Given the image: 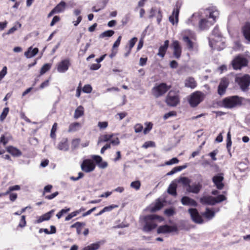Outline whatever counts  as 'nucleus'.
<instances>
[{"instance_id": "7c9ffc66", "label": "nucleus", "mask_w": 250, "mask_h": 250, "mask_svg": "<svg viewBox=\"0 0 250 250\" xmlns=\"http://www.w3.org/2000/svg\"><path fill=\"white\" fill-rule=\"evenodd\" d=\"M243 30L245 38L250 41V23H246L244 26Z\"/></svg>"}, {"instance_id": "f257e3e1", "label": "nucleus", "mask_w": 250, "mask_h": 250, "mask_svg": "<svg viewBox=\"0 0 250 250\" xmlns=\"http://www.w3.org/2000/svg\"><path fill=\"white\" fill-rule=\"evenodd\" d=\"M206 18L201 19L199 27L201 30H205L211 26L218 18L219 12L215 7H210L205 11Z\"/></svg>"}, {"instance_id": "58836bf2", "label": "nucleus", "mask_w": 250, "mask_h": 250, "mask_svg": "<svg viewBox=\"0 0 250 250\" xmlns=\"http://www.w3.org/2000/svg\"><path fill=\"white\" fill-rule=\"evenodd\" d=\"M204 216L208 219L212 218L214 216V212L208 208H207L203 214Z\"/></svg>"}, {"instance_id": "aec40b11", "label": "nucleus", "mask_w": 250, "mask_h": 250, "mask_svg": "<svg viewBox=\"0 0 250 250\" xmlns=\"http://www.w3.org/2000/svg\"><path fill=\"white\" fill-rule=\"evenodd\" d=\"M202 188V185L199 183H194L192 185H189L187 188V190L189 192L193 193H198Z\"/></svg>"}, {"instance_id": "7ed1b4c3", "label": "nucleus", "mask_w": 250, "mask_h": 250, "mask_svg": "<svg viewBox=\"0 0 250 250\" xmlns=\"http://www.w3.org/2000/svg\"><path fill=\"white\" fill-rule=\"evenodd\" d=\"M243 98L238 96H233L225 98L222 105L226 108H232L242 104Z\"/></svg>"}, {"instance_id": "ea45409f", "label": "nucleus", "mask_w": 250, "mask_h": 250, "mask_svg": "<svg viewBox=\"0 0 250 250\" xmlns=\"http://www.w3.org/2000/svg\"><path fill=\"white\" fill-rule=\"evenodd\" d=\"M178 181L184 186H188V188L190 185V180L187 177H181L179 179Z\"/></svg>"}, {"instance_id": "37998d69", "label": "nucleus", "mask_w": 250, "mask_h": 250, "mask_svg": "<svg viewBox=\"0 0 250 250\" xmlns=\"http://www.w3.org/2000/svg\"><path fill=\"white\" fill-rule=\"evenodd\" d=\"M141 186V183L139 181H135L132 182L130 184V187L132 188L135 189L136 190H138L140 189Z\"/></svg>"}, {"instance_id": "603ef678", "label": "nucleus", "mask_w": 250, "mask_h": 250, "mask_svg": "<svg viewBox=\"0 0 250 250\" xmlns=\"http://www.w3.org/2000/svg\"><path fill=\"white\" fill-rule=\"evenodd\" d=\"M179 162V160L176 158H173L170 159L169 161L166 162L165 165H171L173 164H178Z\"/></svg>"}, {"instance_id": "c85d7f7f", "label": "nucleus", "mask_w": 250, "mask_h": 250, "mask_svg": "<svg viewBox=\"0 0 250 250\" xmlns=\"http://www.w3.org/2000/svg\"><path fill=\"white\" fill-rule=\"evenodd\" d=\"M82 127L81 124L75 122L71 124L68 128V132H74L79 130Z\"/></svg>"}, {"instance_id": "338daca9", "label": "nucleus", "mask_w": 250, "mask_h": 250, "mask_svg": "<svg viewBox=\"0 0 250 250\" xmlns=\"http://www.w3.org/2000/svg\"><path fill=\"white\" fill-rule=\"evenodd\" d=\"M60 19L59 16H55V17H54V18H53V19L50 23V26H54L56 23H57V22H58L60 21Z\"/></svg>"}, {"instance_id": "09e8293b", "label": "nucleus", "mask_w": 250, "mask_h": 250, "mask_svg": "<svg viewBox=\"0 0 250 250\" xmlns=\"http://www.w3.org/2000/svg\"><path fill=\"white\" fill-rule=\"evenodd\" d=\"M70 208H67L66 209H62L60 211H59L57 214L56 216L58 219H60L63 214L67 213L69 211H70Z\"/></svg>"}, {"instance_id": "72a5a7b5", "label": "nucleus", "mask_w": 250, "mask_h": 250, "mask_svg": "<svg viewBox=\"0 0 250 250\" xmlns=\"http://www.w3.org/2000/svg\"><path fill=\"white\" fill-rule=\"evenodd\" d=\"M112 137L113 134H104L102 136H101L99 138L98 144H99L102 142H106L110 141Z\"/></svg>"}, {"instance_id": "b1692460", "label": "nucleus", "mask_w": 250, "mask_h": 250, "mask_svg": "<svg viewBox=\"0 0 250 250\" xmlns=\"http://www.w3.org/2000/svg\"><path fill=\"white\" fill-rule=\"evenodd\" d=\"M169 45V41L168 40H166L164 42V44L163 45L161 46L159 48V52L157 55L163 58L165 56L166 51L167 50Z\"/></svg>"}, {"instance_id": "f8f14e48", "label": "nucleus", "mask_w": 250, "mask_h": 250, "mask_svg": "<svg viewBox=\"0 0 250 250\" xmlns=\"http://www.w3.org/2000/svg\"><path fill=\"white\" fill-rule=\"evenodd\" d=\"M229 84V81L228 78L224 77L221 79L218 87V93L220 95L225 94L226 89Z\"/></svg>"}, {"instance_id": "864d4df0", "label": "nucleus", "mask_w": 250, "mask_h": 250, "mask_svg": "<svg viewBox=\"0 0 250 250\" xmlns=\"http://www.w3.org/2000/svg\"><path fill=\"white\" fill-rule=\"evenodd\" d=\"M108 126L107 122H99L98 124V126L102 129L106 128Z\"/></svg>"}, {"instance_id": "a18cd8bd", "label": "nucleus", "mask_w": 250, "mask_h": 250, "mask_svg": "<svg viewBox=\"0 0 250 250\" xmlns=\"http://www.w3.org/2000/svg\"><path fill=\"white\" fill-rule=\"evenodd\" d=\"M57 125H58L56 123H55L53 124L52 127L51 128V132H50V136L52 138H55V137H56L55 132L57 129Z\"/></svg>"}, {"instance_id": "69168bd1", "label": "nucleus", "mask_w": 250, "mask_h": 250, "mask_svg": "<svg viewBox=\"0 0 250 250\" xmlns=\"http://www.w3.org/2000/svg\"><path fill=\"white\" fill-rule=\"evenodd\" d=\"M101 67V64L97 63L91 64L90 66V69L93 70H96L99 69Z\"/></svg>"}, {"instance_id": "c9c22d12", "label": "nucleus", "mask_w": 250, "mask_h": 250, "mask_svg": "<svg viewBox=\"0 0 250 250\" xmlns=\"http://www.w3.org/2000/svg\"><path fill=\"white\" fill-rule=\"evenodd\" d=\"M163 206V203L159 200H157L154 205L151 208L150 211L151 212H155L160 209Z\"/></svg>"}, {"instance_id": "bf43d9fd", "label": "nucleus", "mask_w": 250, "mask_h": 250, "mask_svg": "<svg viewBox=\"0 0 250 250\" xmlns=\"http://www.w3.org/2000/svg\"><path fill=\"white\" fill-rule=\"evenodd\" d=\"M7 74V67L4 66L0 72V81H1Z\"/></svg>"}, {"instance_id": "6ab92c4d", "label": "nucleus", "mask_w": 250, "mask_h": 250, "mask_svg": "<svg viewBox=\"0 0 250 250\" xmlns=\"http://www.w3.org/2000/svg\"><path fill=\"white\" fill-rule=\"evenodd\" d=\"M197 82L194 78L188 77L184 81L185 86L191 89H194L197 86Z\"/></svg>"}, {"instance_id": "a19ab883", "label": "nucleus", "mask_w": 250, "mask_h": 250, "mask_svg": "<svg viewBox=\"0 0 250 250\" xmlns=\"http://www.w3.org/2000/svg\"><path fill=\"white\" fill-rule=\"evenodd\" d=\"M51 64L49 63H45L44 64L42 67L41 68L40 71L41 75L44 74L46 72L48 71L51 68Z\"/></svg>"}, {"instance_id": "5701e85b", "label": "nucleus", "mask_w": 250, "mask_h": 250, "mask_svg": "<svg viewBox=\"0 0 250 250\" xmlns=\"http://www.w3.org/2000/svg\"><path fill=\"white\" fill-rule=\"evenodd\" d=\"M200 202L204 205H214L215 204V197L204 196L200 199Z\"/></svg>"}, {"instance_id": "bb28decb", "label": "nucleus", "mask_w": 250, "mask_h": 250, "mask_svg": "<svg viewBox=\"0 0 250 250\" xmlns=\"http://www.w3.org/2000/svg\"><path fill=\"white\" fill-rule=\"evenodd\" d=\"M66 4L64 1H61L53 9L56 13L63 12L66 8Z\"/></svg>"}, {"instance_id": "5fc2aeb1", "label": "nucleus", "mask_w": 250, "mask_h": 250, "mask_svg": "<svg viewBox=\"0 0 250 250\" xmlns=\"http://www.w3.org/2000/svg\"><path fill=\"white\" fill-rule=\"evenodd\" d=\"M92 89V87L91 86V85L89 84H87V85H85L83 86V91L84 93H89L91 92Z\"/></svg>"}, {"instance_id": "39448f33", "label": "nucleus", "mask_w": 250, "mask_h": 250, "mask_svg": "<svg viewBox=\"0 0 250 250\" xmlns=\"http://www.w3.org/2000/svg\"><path fill=\"white\" fill-rule=\"evenodd\" d=\"M224 39L220 35L216 36V39L210 38L209 39V45L214 49L221 50L225 47Z\"/></svg>"}, {"instance_id": "e2e57ef3", "label": "nucleus", "mask_w": 250, "mask_h": 250, "mask_svg": "<svg viewBox=\"0 0 250 250\" xmlns=\"http://www.w3.org/2000/svg\"><path fill=\"white\" fill-rule=\"evenodd\" d=\"M218 153V150H214L212 152L209 153L208 155L211 157L212 160L213 161H216L217 160L216 158V155Z\"/></svg>"}, {"instance_id": "cd10ccee", "label": "nucleus", "mask_w": 250, "mask_h": 250, "mask_svg": "<svg viewBox=\"0 0 250 250\" xmlns=\"http://www.w3.org/2000/svg\"><path fill=\"white\" fill-rule=\"evenodd\" d=\"M7 151L11 155L15 157H19L21 155V152L19 149L13 146L7 147Z\"/></svg>"}, {"instance_id": "e433bc0d", "label": "nucleus", "mask_w": 250, "mask_h": 250, "mask_svg": "<svg viewBox=\"0 0 250 250\" xmlns=\"http://www.w3.org/2000/svg\"><path fill=\"white\" fill-rule=\"evenodd\" d=\"M114 31L111 30H109L105 31L103 32L102 33H101L99 37L100 38H104L105 37H110L114 35Z\"/></svg>"}, {"instance_id": "f3484780", "label": "nucleus", "mask_w": 250, "mask_h": 250, "mask_svg": "<svg viewBox=\"0 0 250 250\" xmlns=\"http://www.w3.org/2000/svg\"><path fill=\"white\" fill-rule=\"evenodd\" d=\"M200 19L199 13H195L186 22L188 25L195 26L197 23H199Z\"/></svg>"}, {"instance_id": "393cba45", "label": "nucleus", "mask_w": 250, "mask_h": 250, "mask_svg": "<svg viewBox=\"0 0 250 250\" xmlns=\"http://www.w3.org/2000/svg\"><path fill=\"white\" fill-rule=\"evenodd\" d=\"M39 52L38 48H33L32 46L28 48L27 51L24 52V56L27 58H31L35 56Z\"/></svg>"}, {"instance_id": "0e129e2a", "label": "nucleus", "mask_w": 250, "mask_h": 250, "mask_svg": "<svg viewBox=\"0 0 250 250\" xmlns=\"http://www.w3.org/2000/svg\"><path fill=\"white\" fill-rule=\"evenodd\" d=\"M152 124L150 123H149L147 124V126L144 130V133L145 134H147L152 128Z\"/></svg>"}, {"instance_id": "4468645a", "label": "nucleus", "mask_w": 250, "mask_h": 250, "mask_svg": "<svg viewBox=\"0 0 250 250\" xmlns=\"http://www.w3.org/2000/svg\"><path fill=\"white\" fill-rule=\"evenodd\" d=\"M95 166L90 160H85L81 164L82 169L85 172L92 171L95 169Z\"/></svg>"}, {"instance_id": "9b49d317", "label": "nucleus", "mask_w": 250, "mask_h": 250, "mask_svg": "<svg viewBox=\"0 0 250 250\" xmlns=\"http://www.w3.org/2000/svg\"><path fill=\"white\" fill-rule=\"evenodd\" d=\"M180 6V4L177 3L175 8L173 10L171 15L169 17V21L173 25L177 24L178 22V17Z\"/></svg>"}, {"instance_id": "f03ea898", "label": "nucleus", "mask_w": 250, "mask_h": 250, "mask_svg": "<svg viewBox=\"0 0 250 250\" xmlns=\"http://www.w3.org/2000/svg\"><path fill=\"white\" fill-rule=\"evenodd\" d=\"M162 221L163 218L156 215L151 214L146 216L144 218L145 225L143 227V230L145 231H149L156 227L157 222H161Z\"/></svg>"}, {"instance_id": "052dcab7", "label": "nucleus", "mask_w": 250, "mask_h": 250, "mask_svg": "<svg viewBox=\"0 0 250 250\" xmlns=\"http://www.w3.org/2000/svg\"><path fill=\"white\" fill-rule=\"evenodd\" d=\"M118 207V205H112L107 207H104V208L105 212H108L111 211L113 209Z\"/></svg>"}, {"instance_id": "680f3d73", "label": "nucleus", "mask_w": 250, "mask_h": 250, "mask_svg": "<svg viewBox=\"0 0 250 250\" xmlns=\"http://www.w3.org/2000/svg\"><path fill=\"white\" fill-rule=\"evenodd\" d=\"M8 142V139L4 135H2L0 137V143L3 144V145H5Z\"/></svg>"}, {"instance_id": "6e6d98bb", "label": "nucleus", "mask_w": 250, "mask_h": 250, "mask_svg": "<svg viewBox=\"0 0 250 250\" xmlns=\"http://www.w3.org/2000/svg\"><path fill=\"white\" fill-rule=\"evenodd\" d=\"M91 157L98 165L102 161V158L99 155H92Z\"/></svg>"}, {"instance_id": "13d9d810", "label": "nucleus", "mask_w": 250, "mask_h": 250, "mask_svg": "<svg viewBox=\"0 0 250 250\" xmlns=\"http://www.w3.org/2000/svg\"><path fill=\"white\" fill-rule=\"evenodd\" d=\"M26 225V221H25V217L24 215H22L21 217L20 222L19 224V226L21 228H23Z\"/></svg>"}, {"instance_id": "4d7b16f0", "label": "nucleus", "mask_w": 250, "mask_h": 250, "mask_svg": "<svg viewBox=\"0 0 250 250\" xmlns=\"http://www.w3.org/2000/svg\"><path fill=\"white\" fill-rule=\"evenodd\" d=\"M134 128L136 133H139L143 130V126L141 124H137L134 126Z\"/></svg>"}, {"instance_id": "2f4dec72", "label": "nucleus", "mask_w": 250, "mask_h": 250, "mask_svg": "<svg viewBox=\"0 0 250 250\" xmlns=\"http://www.w3.org/2000/svg\"><path fill=\"white\" fill-rule=\"evenodd\" d=\"M177 184L175 183H171L167 189V192L173 196L176 195Z\"/></svg>"}, {"instance_id": "a211bd4d", "label": "nucleus", "mask_w": 250, "mask_h": 250, "mask_svg": "<svg viewBox=\"0 0 250 250\" xmlns=\"http://www.w3.org/2000/svg\"><path fill=\"white\" fill-rule=\"evenodd\" d=\"M177 230L175 227L164 225L160 226L157 229L158 233H167Z\"/></svg>"}, {"instance_id": "20e7f679", "label": "nucleus", "mask_w": 250, "mask_h": 250, "mask_svg": "<svg viewBox=\"0 0 250 250\" xmlns=\"http://www.w3.org/2000/svg\"><path fill=\"white\" fill-rule=\"evenodd\" d=\"M205 95L200 91H196L192 93L188 99L190 105L192 107L197 106L204 99Z\"/></svg>"}, {"instance_id": "de8ad7c7", "label": "nucleus", "mask_w": 250, "mask_h": 250, "mask_svg": "<svg viewBox=\"0 0 250 250\" xmlns=\"http://www.w3.org/2000/svg\"><path fill=\"white\" fill-rule=\"evenodd\" d=\"M155 144L154 142H152V141L146 142L142 146V147L145 148H147L148 147H155Z\"/></svg>"}, {"instance_id": "79ce46f5", "label": "nucleus", "mask_w": 250, "mask_h": 250, "mask_svg": "<svg viewBox=\"0 0 250 250\" xmlns=\"http://www.w3.org/2000/svg\"><path fill=\"white\" fill-rule=\"evenodd\" d=\"M8 112H9V108L5 107L3 109V111H2L1 115H0V121L1 122H3V120L5 119Z\"/></svg>"}, {"instance_id": "9d476101", "label": "nucleus", "mask_w": 250, "mask_h": 250, "mask_svg": "<svg viewBox=\"0 0 250 250\" xmlns=\"http://www.w3.org/2000/svg\"><path fill=\"white\" fill-rule=\"evenodd\" d=\"M70 65L71 62L69 59H63L57 64V71L59 73H65L68 70Z\"/></svg>"}, {"instance_id": "4be33fe9", "label": "nucleus", "mask_w": 250, "mask_h": 250, "mask_svg": "<svg viewBox=\"0 0 250 250\" xmlns=\"http://www.w3.org/2000/svg\"><path fill=\"white\" fill-rule=\"evenodd\" d=\"M54 210H51L50 211L44 214L43 215L38 217V219L36 221V223H40L44 221L49 220L51 217Z\"/></svg>"}, {"instance_id": "4c0bfd02", "label": "nucleus", "mask_w": 250, "mask_h": 250, "mask_svg": "<svg viewBox=\"0 0 250 250\" xmlns=\"http://www.w3.org/2000/svg\"><path fill=\"white\" fill-rule=\"evenodd\" d=\"M21 26V25L20 22H17L14 26L8 31L7 34L9 35L13 33L15 31L20 28Z\"/></svg>"}, {"instance_id": "473e14b6", "label": "nucleus", "mask_w": 250, "mask_h": 250, "mask_svg": "<svg viewBox=\"0 0 250 250\" xmlns=\"http://www.w3.org/2000/svg\"><path fill=\"white\" fill-rule=\"evenodd\" d=\"M84 109L82 106H78L75 111L74 118L78 119L83 115Z\"/></svg>"}, {"instance_id": "3c124183", "label": "nucleus", "mask_w": 250, "mask_h": 250, "mask_svg": "<svg viewBox=\"0 0 250 250\" xmlns=\"http://www.w3.org/2000/svg\"><path fill=\"white\" fill-rule=\"evenodd\" d=\"M226 199V197L223 195H220L215 197V204L221 202Z\"/></svg>"}, {"instance_id": "774afa93", "label": "nucleus", "mask_w": 250, "mask_h": 250, "mask_svg": "<svg viewBox=\"0 0 250 250\" xmlns=\"http://www.w3.org/2000/svg\"><path fill=\"white\" fill-rule=\"evenodd\" d=\"M52 188V186L50 185H48L47 186H46L44 188V190L42 194L44 195L45 193V192H50L51 191V189Z\"/></svg>"}, {"instance_id": "ddd939ff", "label": "nucleus", "mask_w": 250, "mask_h": 250, "mask_svg": "<svg viewBox=\"0 0 250 250\" xmlns=\"http://www.w3.org/2000/svg\"><path fill=\"white\" fill-rule=\"evenodd\" d=\"M223 180L224 176L223 173L218 174L212 177V182L218 189H222L224 188Z\"/></svg>"}, {"instance_id": "a878e982", "label": "nucleus", "mask_w": 250, "mask_h": 250, "mask_svg": "<svg viewBox=\"0 0 250 250\" xmlns=\"http://www.w3.org/2000/svg\"><path fill=\"white\" fill-rule=\"evenodd\" d=\"M183 40L186 43L188 50H192L196 48V43L192 42L188 36H183Z\"/></svg>"}, {"instance_id": "dca6fc26", "label": "nucleus", "mask_w": 250, "mask_h": 250, "mask_svg": "<svg viewBox=\"0 0 250 250\" xmlns=\"http://www.w3.org/2000/svg\"><path fill=\"white\" fill-rule=\"evenodd\" d=\"M190 216L192 220L197 223L202 224L203 223V220L202 217L199 215L198 211L195 208H189L188 209Z\"/></svg>"}, {"instance_id": "1a4fd4ad", "label": "nucleus", "mask_w": 250, "mask_h": 250, "mask_svg": "<svg viewBox=\"0 0 250 250\" xmlns=\"http://www.w3.org/2000/svg\"><path fill=\"white\" fill-rule=\"evenodd\" d=\"M166 102L169 106H176L179 103V98L178 94L173 91H170L167 95Z\"/></svg>"}, {"instance_id": "6e6552de", "label": "nucleus", "mask_w": 250, "mask_h": 250, "mask_svg": "<svg viewBox=\"0 0 250 250\" xmlns=\"http://www.w3.org/2000/svg\"><path fill=\"white\" fill-rule=\"evenodd\" d=\"M247 63V60L240 56L235 58L231 62L232 67L235 70L240 69L242 67L246 66Z\"/></svg>"}, {"instance_id": "c03bdc74", "label": "nucleus", "mask_w": 250, "mask_h": 250, "mask_svg": "<svg viewBox=\"0 0 250 250\" xmlns=\"http://www.w3.org/2000/svg\"><path fill=\"white\" fill-rule=\"evenodd\" d=\"M137 41V38L136 37H133L129 41V46L126 47V48H128L129 50H131V49L133 47L136 42Z\"/></svg>"}, {"instance_id": "f704fd0d", "label": "nucleus", "mask_w": 250, "mask_h": 250, "mask_svg": "<svg viewBox=\"0 0 250 250\" xmlns=\"http://www.w3.org/2000/svg\"><path fill=\"white\" fill-rule=\"evenodd\" d=\"M100 247V242H97L84 247L82 250H97Z\"/></svg>"}, {"instance_id": "0eeeda50", "label": "nucleus", "mask_w": 250, "mask_h": 250, "mask_svg": "<svg viewBox=\"0 0 250 250\" xmlns=\"http://www.w3.org/2000/svg\"><path fill=\"white\" fill-rule=\"evenodd\" d=\"M169 88L170 86L165 83H162L153 88L152 93L155 97H159L165 94Z\"/></svg>"}, {"instance_id": "c756f323", "label": "nucleus", "mask_w": 250, "mask_h": 250, "mask_svg": "<svg viewBox=\"0 0 250 250\" xmlns=\"http://www.w3.org/2000/svg\"><path fill=\"white\" fill-rule=\"evenodd\" d=\"M57 147L60 150L67 151L69 149V146L67 140L65 139L62 140L59 143Z\"/></svg>"}, {"instance_id": "423d86ee", "label": "nucleus", "mask_w": 250, "mask_h": 250, "mask_svg": "<svg viewBox=\"0 0 250 250\" xmlns=\"http://www.w3.org/2000/svg\"><path fill=\"white\" fill-rule=\"evenodd\" d=\"M235 82L239 85L241 89L245 91L248 89L250 84V77L248 75L236 77Z\"/></svg>"}, {"instance_id": "2eb2a0df", "label": "nucleus", "mask_w": 250, "mask_h": 250, "mask_svg": "<svg viewBox=\"0 0 250 250\" xmlns=\"http://www.w3.org/2000/svg\"><path fill=\"white\" fill-rule=\"evenodd\" d=\"M171 46L173 50V55L176 59L180 58L182 53V47L180 44V42L178 41L173 40L171 44Z\"/></svg>"}, {"instance_id": "412c9836", "label": "nucleus", "mask_w": 250, "mask_h": 250, "mask_svg": "<svg viewBox=\"0 0 250 250\" xmlns=\"http://www.w3.org/2000/svg\"><path fill=\"white\" fill-rule=\"evenodd\" d=\"M181 202L183 205L196 207L197 204L193 199L188 197L184 196L181 199Z\"/></svg>"}, {"instance_id": "8fccbe9b", "label": "nucleus", "mask_w": 250, "mask_h": 250, "mask_svg": "<svg viewBox=\"0 0 250 250\" xmlns=\"http://www.w3.org/2000/svg\"><path fill=\"white\" fill-rule=\"evenodd\" d=\"M80 143L79 139H74L72 142V148L75 149L78 147Z\"/></svg>"}, {"instance_id": "49530a36", "label": "nucleus", "mask_w": 250, "mask_h": 250, "mask_svg": "<svg viewBox=\"0 0 250 250\" xmlns=\"http://www.w3.org/2000/svg\"><path fill=\"white\" fill-rule=\"evenodd\" d=\"M110 144L113 146H117L120 144V140L117 137H115L113 135V137L110 140Z\"/></svg>"}]
</instances>
